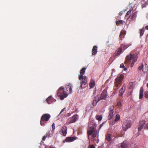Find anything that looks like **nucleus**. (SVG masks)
<instances>
[{"mask_svg":"<svg viewBox=\"0 0 148 148\" xmlns=\"http://www.w3.org/2000/svg\"><path fill=\"white\" fill-rule=\"evenodd\" d=\"M102 125H101L100 126V128H101V127L102 126Z\"/></svg>","mask_w":148,"mask_h":148,"instance_id":"49","label":"nucleus"},{"mask_svg":"<svg viewBox=\"0 0 148 148\" xmlns=\"http://www.w3.org/2000/svg\"><path fill=\"white\" fill-rule=\"evenodd\" d=\"M147 5V2H146L145 4H142V8L145 7H146V5Z\"/></svg>","mask_w":148,"mask_h":148,"instance_id":"37","label":"nucleus"},{"mask_svg":"<svg viewBox=\"0 0 148 148\" xmlns=\"http://www.w3.org/2000/svg\"><path fill=\"white\" fill-rule=\"evenodd\" d=\"M99 139H98L97 140V142H96L97 143H98L99 142Z\"/></svg>","mask_w":148,"mask_h":148,"instance_id":"46","label":"nucleus"},{"mask_svg":"<svg viewBox=\"0 0 148 148\" xmlns=\"http://www.w3.org/2000/svg\"><path fill=\"white\" fill-rule=\"evenodd\" d=\"M49 148H55L54 147L52 146H50Z\"/></svg>","mask_w":148,"mask_h":148,"instance_id":"48","label":"nucleus"},{"mask_svg":"<svg viewBox=\"0 0 148 148\" xmlns=\"http://www.w3.org/2000/svg\"><path fill=\"white\" fill-rule=\"evenodd\" d=\"M122 52V48H119L117 52L116 53L115 55H114V56L115 55L117 56L120 55Z\"/></svg>","mask_w":148,"mask_h":148,"instance_id":"20","label":"nucleus"},{"mask_svg":"<svg viewBox=\"0 0 148 148\" xmlns=\"http://www.w3.org/2000/svg\"><path fill=\"white\" fill-rule=\"evenodd\" d=\"M78 115L77 114H75L71 118L68 119L67 120V123L68 124L75 122L78 119Z\"/></svg>","mask_w":148,"mask_h":148,"instance_id":"9","label":"nucleus"},{"mask_svg":"<svg viewBox=\"0 0 148 148\" xmlns=\"http://www.w3.org/2000/svg\"><path fill=\"white\" fill-rule=\"evenodd\" d=\"M131 13V10H129L126 13V15L125 16V18H126L127 19H128L129 17V16H128V15H129Z\"/></svg>","mask_w":148,"mask_h":148,"instance_id":"24","label":"nucleus"},{"mask_svg":"<svg viewBox=\"0 0 148 148\" xmlns=\"http://www.w3.org/2000/svg\"><path fill=\"white\" fill-rule=\"evenodd\" d=\"M117 106L118 107H121L122 106V104L121 102L118 101L117 102Z\"/></svg>","mask_w":148,"mask_h":148,"instance_id":"34","label":"nucleus"},{"mask_svg":"<svg viewBox=\"0 0 148 148\" xmlns=\"http://www.w3.org/2000/svg\"><path fill=\"white\" fill-rule=\"evenodd\" d=\"M97 138H98V136H97Z\"/></svg>","mask_w":148,"mask_h":148,"instance_id":"53","label":"nucleus"},{"mask_svg":"<svg viewBox=\"0 0 148 148\" xmlns=\"http://www.w3.org/2000/svg\"><path fill=\"white\" fill-rule=\"evenodd\" d=\"M51 117L50 115L49 114H45L43 115L41 117L40 124L42 126L45 125V122L48 121Z\"/></svg>","mask_w":148,"mask_h":148,"instance_id":"6","label":"nucleus"},{"mask_svg":"<svg viewBox=\"0 0 148 148\" xmlns=\"http://www.w3.org/2000/svg\"><path fill=\"white\" fill-rule=\"evenodd\" d=\"M96 118L98 121H101L102 119V117L101 115H97L96 116Z\"/></svg>","mask_w":148,"mask_h":148,"instance_id":"25","label":"nucleus"},{"mask_svg":"<svg viewBox=\"0 0 148 148\" xmlns=\"http://www.w3.org/2000/svg\"><path fill=\"white\" fill-rule=\"evenodd\" d=\"M66 108H64L61 111H62V112L64 111L65 110V109Z\"/></svg>","mask_w":148,"mask_h":148,"instance_id":"43","label":"nucleus"},{"mask_svg":"<svg viewBox=\"0 0 148 148\" xmlns=\"http://www.w3.org/2000/svg\"><path fill=\"white\" fill-rule=\"evenodd\" d=\"M136 14L135 12H134L132 14V17L133 18H135V17H136Z\"/></svg>","mask_w":148,"mask_h":148,"instance_id":"33","label":"nucleus"},{"mask_svg":"<svg viewBox=\"0 0 148 148\" xmlns=\"http://www.w3.org/2000/svg\"><path fill=\"white\" fill-rule=\"evenodd\" d=\"M144 32V30L143 29H140V36L141 37L142 36Z\"/></svg>","mask_w":148,"mask_h":148,"instance_id":"22","label":"nucleus"},{"mask_svg":"<svg viewBox=\"0 0 148 148\" xmlns=\"http://www.w3.org/2000/svg\"><path fill=\"white\" fill-rule=\"evenodd\" d=\"M73 87V86L71 85L70 84L68 85H67L65 86V88H66V91H68L69 90V92L70 93H71L72 92V88Z\"/></svg>","mask_w":148,"mask_h":148,"instance_id":"13","label":"nucleus"},{"mask_svg":"<svg viewBox=\"0 0 148 148\" xmlns=\"http://www.w3.org/2000/svg\"><path fill=\"white\" fill-rule=\"evenodd\" d=\"M89 148H95L93 145H90L89 146Z\"/></svg>","mask_w":148,"mask_h":148,"instance_id":"36","label":"nucleus"},{"mask_svg":"<svg viewBox=\"0 0 148 148\" xmlns=\"http://www.w3.org/2000/svg\"><path fill=\"white\" fill-rule=\"evenodd\" d=\"M145 97L146 98L148 97V92L146 91L145 92Z\"/></svg>","mask_w":148,"mask_h":148,"instance_id":"32","label":"nucleus"},{"mask_svg":"<svg viewBox=\"0 0 148 148\" xmlns=\"http://www.w3.org/2000/svg\"><path fill=\"white\" fill-rule=\"evenodd\" d=\"M120 119V115L119 114H117L116 116L115 119L114 120V121L115 122H117L119 121Z\"/></svg>","mask_w":148,"mask_h":148,"instance_id":"26","label":"nucleus"},{"mask_svg":"<svg viewBox=\"0 0 148 148\" xmlns=\"http://www.w3.org/2000/svg\"><path fill=\"white\" fill-rule=\"evenodd\" d=\"M93 95H95V93H93Z\"/></svg>","mask_w":148,"mask_h":148,"instance_id":"52","label":"nucleus"},{"mask_svg":"<svg viewBox=\"0 0 148 148\" xmlns=\"http://www.w3.org/2000/svg\"><path fill=\"white\" fill-rule=\"evenodd\" d=\"M123 77L124 75L123 74L118 75L117 76L114 82L115 86L114 88V90H117L120 87Z\"/></svg>","mask_w":148,"mask_h":148,"instance_id":"5","label":"nucleus"},{"mask_svg":"<svg viewBox=\"0 0 148 148\" xmlns=\"http://www.w3.org/2000/svg\"><path fill=\"white\" fill-rule=\"evenodd\" d=\"M62 111H61L59 114L58 115V116L61 117L62 115V114H61L62 113Z\"/></svg>","mask_w":148,"mask_h":148,"instance_id":"40","label":"nucleus"},{"mask_svg":"<svg viewBox=\"0 0 148 148\" xmlns=\"http://www.w3.org/2000/svg\"><path fill=\"white\" fill-rule=\"evenodd\" d=\"M122 14V12H120L119 13V15L120 16Z\"/></svg>","mask_w":148,"mask_h":148,"instance_id":"42","label":"nucleus"},{"mask_svg":"<svg viewBox=\"0 0 148 148\" xmlns=\"http://www.w3.org/2000/svg\"><path fill=\"white\" fill-rule=\"evenodd\" d=\"M125 32L124 31H121V32L120 34V36H122V33H125Z\"/></svg>","mask_w":148,"mask_h":148,"instance_id":"39","label":"nucleus"},{"mask_svg":"<svg viewBox=\"0 0 148 148\" xmlns=\"http://www.w3.org/2000/svg\"><path fill=\"white\" fill-rule=\"evenodd\" d=\"M131 121L129 120H126L124 121L122 125V128L123 130L126 131L131 126Z\"/></svg>","mask_w":148,"mask_h":148,"instance_id":"8","label":"nucleus"},{"mask_svg":"<svg viewBox=\"0 0 148 148\" xmlns=\"http://www.w3.org/2000/svg\"><path fill=\"white\" fill-rule=\"evenodd\" d=\"M62 111H61L59 114L58 115V116L61 117L62 115V114H61L62 113Z\"/></svg>","mask_w":148,"mask_h":148,"instance_id":"41","label":"nucleus"},{"mask_svg":"<svg viewBox=\"0 0 148 148\" xmlns=\"http://www.w3.org/2000/svg\"><path fill=\"white\" fill-rule=\"evenodd\" d=\"M147 18H148V14L147 15Z\"/></svg>","mask_w":148,"mask_h":148,"instance_id":"51","label":"nucleus"},{"mask_svg":"<svg viewBox=\"0 0 148 148\" xmlns=\"http://www.w3.org/2000/svg\"><path fill=\"white\" fill-rule=\"evenodd\" d=\"M144 128L145 129H148V123H147L145 125L144 127Z\"/></svg>","mask_w":148,"mask_h":148,"instance_id":"38","label":"nucleus"},{"mask_svg":"<svg viewBox=\"0 0 148 148\" xmlns=\"http://www.w3.org/2000/svg\"><path fill=\"white\" fill-rule=\"evenodd\" d=\"M52 98V96H50L49 97L46 99V101L48 104H50V103H49V101L50 99Z\"/></svg>","mask_w":148,"mask_h":148,"instance_id":"27","label":"nucleus"},{"mask_svg":"<svg viewBox=\"0 0 148 148\" xmlns=\"http://www.w3.org/2000/svg\"><path fill=\"white\" fill-rule=\"evenodd\" d=\"M51 136L49 132L47 133L42 138V140L44 141L46 138L47 137Z\"/></svg>","mask_w":148,"mask_h":148,"instance_id":"19","label":"nucleus"},{"mask_svg":"<svg viewBox=\"0 0 148 148\" xmlns=\"http://www.w3.org/2000/svg\"><path fill=\"white\" fill-rule=\"evenodd\" d=\"M86 68L84 67L81 70L80 74L79 75V79L80 81V87L81 88H84L87 86V78L86 76H84Z\"/></svg>","mask_w":148,"mask_h":148,"instance_id":"1","label":"nucleus"},{"mask_svg":"<svg viewBox=\"0 0 148 148\" xmlns=\"http://www.w3.org/2000/svg\"><path fill=\"white\" fill-rule=\"evenodd\" d=\"M114 71H115V70H114V69H112V74H111L112 75V73H113V72H114Z\"/></svg>","mask_w":148,"mask_h":148,"instance_id":"44","label":"nucleus"},{"mask_svg":"<svg viewBox=\"0 0 148 148\" xmlns=\"http://www.w3.org/2000/svg\"><path fill=\"white\" fill-rule=\"evenodd\" d=\"M131 45L130 44V45H122V47H123L124 48H125V49L127 48L128 47L130 46V45Z\"/></svg>","mask_w":148,"mask_h":148,"instance_id":"28","label":"nucleus"},{"mask_svg":"<svg viewBox=\"0 0 148 148\" xmlns=\"http://www.w3.org/2000/svg\"><path fill=\"white\" fill-rule=\"evenodd\" d=\"M119 23H120V24H123V21L122 20H119L118 21H116V24H119Z\"/></svg>","mask_w":148,"mask_h":148,"instance_id":"29","label":"nucleus"},{"mask_svg":"<svg viewBox=\"0 0 148 148\" xmlns=\"http://www.w3.org/2000/svg\"><path fill=\"white\" fill-rule=\"evenodd\" d=\"M143 88L141 87L140 88V92L139 99H141L143 97Z\"/></svg>","mask_w":148,"mask_h":148,"instance_id":"16","label":"nucleus"},{"mask_svg":"<svg viewBox=\"0 0 148 148\" xmlns=\"http://www.w3.org/2000/svg\"><path fill=\"white\" fill-rule=\"evenodd\" d=\"M143 64H142L141 65L139 66L138 68V69L140 70H141L143 69Z\"/></svg>","mask_w":148,"mask_h":148,"instance_id":"30","label":"nucleus"},{"mask_svg":"<svg viewBox=\"0 0 148 148\" xmlns=\"http://www.w3.org/2000/svg\"><path fill=\"white\" fill-rule=\"evenodd\" d=\"M147 87L148 88V83H147Z\"/></svg>","mask_w":148,"mask_h":148,"instance_id":"50","label":"nucleus"},{"mask_svg":"<svg viewBox=\"0 0 148 148\" xmlns=\"http://www.w3.org/2000/svg\"><path fill=\"white\" fill-rule=\"evenodd\" d=\"M67 127L66 126H64L62 128L60 131V132L61 134L64 136H65L67 133Z\"/></svg>","mask_w":148,"mask_h":148,"instance_id":"11","label":"nucleus"},{"mask_svg":"<svg viewBox=\"0 0 148 148\" xmlns=\"http://www.w3.org/2000/svg\"><path fill=\"white\" fill-rule=\"evenodd\" d=\"M95 81H91V82L90 84V87L91 88H93L95 86Z\"/></svg>","mask_w":148,"mask_h":148,"instance_id":"21","label":"nucleus"},{"mask_svg":"<svg viewBox=\"0 0 148 148\" xmlns=\"http://www.w3.org/2000/svg\"><path fill=\"white\" fill-rule=\"evenodd\" d=\"M125 86H123L122 88L120 89L119 92V95L120 96H122L123 93L125 91Z\"/></svg>","mask_w":148,"mask_h":148,"instance_id":"17","label":"nucleus"},{"mask_svg":"<svg viewBox=\"0 0 148 148\" xmlns=\"http://www.w3.org/2000/svg\"><path fill=\"white\" fill-rule=\"evenodd\" d=\"M124 71H125V70H127V69L125 67H124Z\"/></svg>","mask_w":148,"mask_h":148,"instance_id":"47","label":"nucleus"},{"mask_svg":"<svg viewBox=\"0 0 148 148\" xmlns=\"http://www.w3.org/2000/svg\"><path fill=\"white\" fill-rule=\"evenodd\" d=\"M107 96V93L106 90L104 89L102 92L100 96L99 95H98L96 97L95 99L93 100L92 103L93 106H95L97 103L100 100L106 99Z\"/></svg>","mask_w":148,"mask_h":148,"instance_id":"3","label":"nucleus"},{"mask_svg":"<svg viewBox=\"0 0 148 148\" xmlns=\"http://www.w3.org/2000/svg\"><path fill=\"white\" fill-rule=\"evenodd\" d=\"M145 28L146 29L148 30V25H147L145 27Z\"/></svg>","mask_w":148,"mask_h":148,"instance_id":"45","label":"nucleus"},{"mask_svg":"<svg viewBox=\"0 0 148 148\" xmlns=\"http://www.w3.org/2000/svg\"><path fill=\"white\" fill-rule=\"evenodd\" d=\"M87 133L89 139V136L92 134V137L91 138L92 141L94 142L96 140L95 138L97 135V132L95 128L92 126L90 127V129L88 130Z\"/></svg>","mask_w":148,"mask_h":148,"instance_id":"4","label":"nucleus"},{"mask_svg":"<svg viewBox=\"0 0 148 148\" xmlns=\"http://www.w3.org/2000/svg\"><path fill=\"white\" fill-rule=\"evenodd\" d=\"M57 95L60 99L63 100L68 96V92L66 91L63 87H60L57 91Z\"/></svg>","mask_w":148,"mask_h":148,"instance_id":"2","label":"nucleus"},{"mask_svg":"<svg viewBox=\"0 0 148 148\" xmlns=\"http://www.w3.org/2000/svg\"><path fill=\"white\" fill-rule=\"evenodd\" d=\"M106 139L107 140L110 141L111 140L110 135L109 134H108L106 136Z\"/></svg>","mask_w":148,"mask_h":148,"instance_id":"23","label":"nucleus"},{"mask_svg":"<svg viewBox=\"0 0 148 148\" xmlns=\"http://www.w3.org/2000/svg\"><path fill=\"white\" fill-rule=\"evenodd\" d=\"M120 67L121 68H124V66L123 63H122L121 64Z\"/></svg>","mask_w":148,"mask_h":148,"instance_id":"35","label":"nucleus"},{"mask_svg":"<svg viewBox=\"0 0 148 148\" xmlns=\"http://www.w3.org/2000/svg\"><path fill=\"white\" fill-rule=\"evenodd\" d=\"M109 115L108 119L109 120L111 119L113 116V114L114 113V107L113 106H111L109 108Z\"/></svg>","mask_w":148,"mask_h":148,"instance_id":"10","label":"nucleus"},{"mask_svg":"<svg viewBox=\"0 0 148 148\" xmlns=\"http://www.w3.org/2000/svg\"><path fill=\"white\" fill-rule=\"evenodd\" d=\"M97 51V47L96 46H93L92 50V55H95Z\"/></svg>","mask_w":148,"mask_h":148,"instance_id":"15","label":"nucleus"},{"mask_svg":"<svg viewBox=\"0 0 148 148\" xmlns=\"http://www.w3.org/2000/svg\"><path fill=\"white\" fill-rule=\"evenodd\" d=\"M145 123V120L140 121V124L139 127H138V131H140L143 127V126Z\"/></svg>","mask_w":148,"mask_h":148,"instance_id":"12","label":"nucleus"},{"mask_svg":"<svg viewBox=\"0 0 148 148\" xmlns=\"http://www.w3.org/2000/svg\"><path fill=\"white\" fill-rule=\"evenodd\" d=\"M55 124L54 123H53L52 125V129H53L52 130V131L53 132H54V130L55 129Z\"/></svg>","mask_w":148,"mask_h":148,"instance_id":"31","label":"nucleus"},{"mask_svg":"<svg viewBox=\"0 0 148 148\" xmlns=\"http://www.w3.org/2000/svg\"><path fill=\"white\" fill-rule=\"evenodd\" d=\"M127 146L126 141H124L121 145V148H127Z\"/></svg>","mask_w":148,"mask_h":148,"instance_id":"18","label":"nucleus"},{"mask_svg":"<svg viewBox=\"0 0 148 148\" xmlns=\"http://www.w3.org/2000/svg\"><path fill=\"white\" fill-rule=\"evenodd\" d=\"M137 56L135 54H130V56H127L126 57V59L127 60L130 61L133 59L132 63L131 64V67H132L134 63L137 61Z\"/></svg>","mask_w":148,"mask_h":148,"instance_id":"7","label":"nucleus"},{"mask_svg":"<svg viewBox=\"0 0 148 148\" xmlns=\"http://www.w3.org/2000/svg\"><path fill=\"white\" fill-rule=\"evenodd\" d=\"M76 137H67L66 139L65 140L66 142H70L73 141L75 140L76 139Z\"/></svg>","mask_w":148,"mask_h":148,"instance_id":"14","label":"nucleus"}]
</instances>
